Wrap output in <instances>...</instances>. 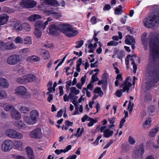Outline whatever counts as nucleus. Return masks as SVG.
<instances>
[{
	"label": "nucleus",
	"mask_w": 159,
	"mask_h": 159,
	"mask_svg": "<svg viewBox=\"0 0 159 159\" xmlns=\"http://www.w3.org/2000/svg\"><path fill=\"white\" fill-rule=\"evenodd\" d=\"M150 47L149 61L146 68L148 77L144 88L146 92L155 85L159 80V34L151 33L148 36Z\"/></svg>",
	"instance_id": "1"
},
{
	"label": "nucleus",
	"mask_w": 159,
	"mask_h": 159,
	"mask_svg": "<svg viewBox=\"0 0 159 159\" xmlns=\"http://www.w3.org/2000/svg\"><path fill=\"white\" fill-rule=\"evenodd\" d=\"M4 110L6 111H11L15 109L14 107L11 104H6L4 105Z\"/></svg>",
	"instance_id": "26"
},
{
	"label": "nucleus",
	"mask_w": 159,
	"mask_h": 159,
	"mask_svg": "<svg viewBox=\"0 0 159 159\" xmlns=\"http://www.w3.org/2000/svg\"><path fill=\"white\" fill-rule=\"evenodd\" d=\"M129 79V77H128L126 80H125L124 83L121 84L120 86V87H123L124 91H127V93L128 92L130 88L132 86V84L130 82H128Z\"/></svg>",
	"instance_id": "11"
},
{
	"label": "nucleus",
	"mask_w": 159,
	"mask_h": 159,
	"mask_svg": "<svg viewBox=\"0 0 159 159\" xmlns=\"http://www.w3.org/2000/svg\"><path fill=\"white\" fill-rule=\"evenodd\" d=\"M159 130L158 127H156L152 129L151 131L149 132V136L151 138L153 137L158 132Z\"/></svg>",
	"instance_id": "25"
},
{
	"label": "nucleus",
	"mask_w": 159,
	"mask_h": 159,
	"mask_svg": "<svg viewBox=\"0 0 159 159\" xmlns=\"http://www.w3.org/2000/svg\"><path fill=\"white\" fill-rule=\"evenodd\" d=\"M84 41L83 40H81L76 42L77 45L75 46L76 48H79L81 47L84 44Z\"/></svg>",
	"instance_id": "44"
},
{
	"label": "nucleus",
	"mask_w": 159,
	"mask_h": 159,
	"mask_svg": "<svg viewBox=\"0 0 159 159\" xmlns=\"http://www.w3.org/2000/svg\"><path fill=\"white\" fill-rule=\"evenodd\" d=\"M15 42L16 43H22L23 42V40L22 38L19 36L17 37L15 39Z\"/></svg>",
	"instance_id": "42"
},
{
	"label": "nucleus",
	"mask_w": 159,
	"mask_h": 159,
	"mask_svg": "<svg viewBox=\"0 0 159 159\" xmlns=\"http://www.w3.org/2000/svg\"><path fill=\"white\" fill-rule=\"evenodd\" d=\"M26 83L29 82H32L36 80V78L35 76L33 75H29L25 77Z\"/></svg>",
	"instance_id": "23"
},
{
	"label": "nucleus",
	"mask_w": 159,
	"mask_h": 159,
	"mask_svg": "<svg viewBox=\"0 0 159 159\" xmlns=\"http://www.w3.org/2000/svg\"><path fill=\"white\" fill-rule=\"evenodd\" d=\"M14 27L15 28V29L17 30L18 31H21L22 29V27L19 24L16 25L15 24L14 26Z\"/></svg>",
	"instance_id": "59"
},
{
	"label": "nucleus",
	"mask_w": 159,
	"mask_h": 159,
	"mask_svg": "<svg viewBox=\"0 0 159 159\" xmlns=\"http://www.w3.org/2000/svg\"><path fill=\"white\" fill-rule=\"evenodd\" d=\"M159 9L154 10L152 16L147 17L144 22L145 26L147 28H152L157 25L159 22Z\"/></svg>",
	"instance_id": "3"
},
{
	"label": "nucleus",
	"mask_w": 159,
	"mask_h": 159,
	"mask_svg": "<svg viewBox=\"0 0 159 159\" xmlns=\"http://www.w3.org/2000/svg\"><path fill=\"white\" fill-rule=\"evenodd\" d=\"M68 96L69 98H71L72 99H73V100H76L78 98L77 96L74 95V94H73L72 93H70Z\"/></svg>",
	"instance_id": "56"
},
{
	"label": "nucleus",
	"mask_w": 159,
	"mask_h": 159,
	"mask_svg": "<svg viewBox=\"0 0 159 159\" xmlns=\"http://www.w3.org/2000/svg\"><path fill=\"white\" fill-rule=\"evenodd\" d=\"M134 106V104L132 103L130 101H129V103L128 105V110H129V112L130 113L133 110V107Z\"/></svg>",
	"instance_id": "46"
},
{
	"label": "nucleus",
	"mask_w": 159,
	"mask_h": 159,
	"mask_svg": "<svg viewBox=\"0 0 159 159\" xmlns=\"http://www.w3.org/2000/svg\"><path fill=\"white\" fill-rule=\"evenodd\" d=\"M128 142L130 144L132 145L134 144L135 143V140L130 136L129 137Z\"/></svg>",
	"instance_id": "54"
},
{
	"label": "nucleus",
	"mask_w": 159,
	"mask_h": 159,
	"mask_svg": "<svg viewBox=\"0 0 159 159\" xmlns=\"http://www.w3.org/2000/svg\"><path fill=\"white\" fill-rule=\"evenodd\" d=\"M47 25V21L43 22L39 20L35 22L34 24L35 26V29H38L42 30H43L45 28L46 26Z\"/></svg>",
	"instance_id": "12"
},
{
	"label": "nucleus",
	"mask_w": 159,
	"mask_h": 159,
	"mask_svg": "<svg viewBox=\"0 0 159 159\" xmlns=\"http://www.w3.org/2000/svg\"><path fill=\"white\" fill-rule=\"evenodd\" d=\"M19 110L22 113H26L29 111L28 107L24 106L20 107Z\"/></svg>",
	"instance_id": "40"
},
{
	"label": "nucleus",
	"mask_w": 159,
	"mask_h": 159,
	"mask_svg": "<svg viewBox=\"0 0 159 159\" xmlns=\"http://www.w3.org/2000/svg\"><path fill=\"white\" fill-rule=\"evenodd\" d=\"M151 122V119L149 118H147L146 121L145 122L144 124H143V128H148L150 127V123Z\"/></svg>",
	"instance_id": "30"
},
{
	"label": "nucleus",
	"mask_w": 159,
	"mask_h": 159,
	"mask_svg": "<svg viewBox=\"0 0 159 159\" xmlns=\"http://www.w3.org/2000/svg\"><path fill=\"white\" fill-rule=\"evenodd\" d=\"M42 134L41 129L37 128L30 133V136L33 138L39 139L41 137Z\"/></svg>",
	"instance_id": "10"
},
{
	"label": "nucleus",
	"mask_w": 159,
	"mask_h": 159,
	"mask_svg": "<svg viewBox=\"0 0 159 159\" xmlns=\"http://www.w3.org/2000/svg\"><path fill=\"white\" fill-rule=\"evenodd\" d=\"M28 59H30V61H37L38 60V57L37 56L33 55L31 57H29Z\"/></svg>",
	"instance_id": "49"
},
{
	"label": "nucleus",
	"mask_w": 159,
	"mask_h": 159,
	"mask_svg": "<svg viewBox=\"0 0 159 159\" xmlns=\"http://www.w3.org/2000/svg\"><path fill=\"white\" fill-rule=\"evenodd\" d=\"M13 145L12 141L9 139L6 140L2 143V149L3 152L10 151L12 149Z\"/></svg>",
	"instance_id": "8"
},
{
	"label": "nucleus",
	"mask_w": 159,
	"mask_h": 159,
	"mask_svg": "<svg viewBox=\"0 0 159 159\" xmlns=\"http://www.w3.org/2000/svg\"><path fill=\"white\" fill-rule=\"evenodd\" d=\"M36 4V2L33 0H25L20 2V5L22 7L26 8L33 7Z\"/></svg>",
	"instance_id": "9"
},
{
	"label": "nucleus",
	"mask_w": 159,
	"mask_h": 159,
	"mask_svg": "<svg viewBox=\"0 0 159 159\" xmlns=\"http://www.w3.org/2000/svg\"><path fill=\"white\" fill-rule=\"evenodd\" d=\"M13 158L16 159H26L24 157L20 155H17L16 154L12 155Z\"/></svg>",
	"instance_id": "53"
},
{
	"label": "nucleus",
	"mask_w": 159,
	"mask_h": 159,
	"mask_svg": "<svg viewBox=\"0 0 159 159\" xmlns=\"http://www.w3.org/2000/svg\"><path fill=\"white\" fill-rule=\"evenodd\" d=\"M24 25V29L27 31H30V25L27 23H25Z\"/></svg>",
	"instance_id": "58"
},
{
	"label": "nucleus",
	"mask_w": 159,
	"mask_h": 159,
	"mask_svg": "<svg viewBox=\"0 0 159 159\" xmlns=\"http://www.w3.org/2000/svg\"><path fill=\"white\" fill-rule=\"evenodd\" d=\"M145 100L147 101H149L151 99V96L149 93H146L144 97Z\"/></svg>",
	"instance_id": "50"
},
{
	"label": "nucleus",
	"mask_w": 159,
	"mask_h": 159,
	"mask_svg": "<svg viewBox=\"0 0 159 159\" xmlns=\"http://www.w3.org/2000/svg\"><path fill=\"white\" fill-rule=\"evenodd\" d=\"M9 16L5 14L0 15V25L5 24L9 20Z\"/></svg>",
	"instance_id": "14"
},
{
	"label": "nucleus",
	"mask_w": 159,
	"mask_h": 159,
	"mask_svg": "<svg viewBox=\"0 0 159 159\" xmlns=\"http://www.w3.org/2000/svg\"><path fill=\"white\" fill-rule=\"evenodd\" d=\"M113 133V130H110L109 129H106L103 131V136L105 138H109L112 135Z\"/></svg>",
	"instance_id": "22"
},
{
	"label": "nucleus",
	"mask_w": 159,
	"mask_h": 159,
	"mask_svg": "<svg viewBox=\"0 0 159 159\" xmlns=\"http://www.w3.org/2000/svg\"><path fill=\"white\" fill-rule=\"evenodd\" d=\"M21 60L20 55L13 54L8 57L7 59V62L11 65H15L20 63Z\"/></svg>",
	"instance_id": "4"
},
{
	"label": "nucleus",
	"mask_w": 159,
	"mask_h": 159,
	"mask_svg": "<svg viewBox=\"0 0 159 159\" xmlns=\"http://www.w3.org/2000/svg\"><path fill=\"white\" fill-rule=\"evenodd\" d=\"M134 57V59H135V58H136V55L134 54L132 55H130L129 54L127 56V57L125 59V64L126 66H128L129 64V58L131 57Z\"/></svg>",
	"instance_id": "36"
},
{
	"label": "nucleus",
	"mask_w": 159,
	"mask_h": 159,
	"mask_svg": "<svg viewBox=\"0 0 159 159\" xmlns=\"http://www.w3.org/2000/svg\"><path fill=\"white\" fill-rule=\"evenodd\" d=\"M6 134L9 137L14 139H20L23 138L22 134L12 129L7 130Z\"/></svg>",
	"instance_id": "7"
},
{
	"label": "nucleus",
	"mask_w": 159,
	"mask_h": 159,
	"mask_svg": "<svg viewBox=\"0 0 159 159\" xmlns=\"http://www.w3.org/2000/svg\"><path fill=\"white\" fill-rule=\"evenodd\" d=\"M98 74V72L96 73L95 74H93L92 76V80L91 82L92 83H94V82L97 81L98 80V79L97 77V75Z\"/></svg>",
	"instance_id": "45"
},
{
	"label": "nucleus",
	"mask_w": 159,
	"mask_h": 159,
	"mask_svg": "<svg viewBox=\"0 0 159 159\" xmlns=\"http://www.w3.org/2000/svg\"><path fill=\"white\" fill-rule=\"evenodd\" d=\"M30 117L36 123L38 119L39 115L38 112L36 110L31 111L30 113Z\"/></svg>",
	"instance_id": "15"
},
{
	"label": "nucleus",
	"mask_w": 159,
	"mask_h": 159,
	"mask_svg": "<svg viewBox=\"0 0 159 159\" xmlns=\"http://www.w3.org/2000/svg\"><path fill=\"white\" fill-rule=\"evenodd\" d=\"M124 56L123 53L122 52H119L117 55V57L120 59H122Z\"/></svg>",
	"instance_id": "62"
},
{
	"label": "nucleus",
	"mask_w": 159,
	"mask_h": 159,
	"mask_svg": "<svg viewBox=\"0 0 159 159\" xmlns=\"http://www.w3.org/2000/svg\"><path fill=\"white\" fill-rule=\"evenodd\" d=\"M26 152L29 159H34V156L31 148L30 147H28L26 149Z\"/></svg>",
	"instance_id": "20"
},
{
	"label": "nucleus",
	"mask_w": 159,
	"mask_h": 159,
	"mask_svg": "<svg viewBox=\"0 0 159 159\" xmlns=\"http://www.w3.org/2000/svg\"><path fill=\"white\" fill-rule=\"evenodd\" d=\"M149 111L151 113H153L155 110V107L154 106H150L149 108Z\"/></svg>",
	"instance_id": "64"
},
{
	"label": "nucleus",
	"mask_w": 159,
	"mask_h": 159,
	"mask_svg": "<svg viewBox=\"0 0 159 159\" xmlns=\"http://www.w3.org/2000/svg\"><path fill=\"white\" fill-rule=\"evenodd\" d=\"M90 21L93 24H96L97 21L95 17L94 16L92 17Z\"/></svg>",
	"instance_id": "63"
},
{
	"label": "nucleus",
	"mask_w": 159,
	"mask_h": 159,
	"mask_svg": "<svg viewBox=\"0 0 159 159\" xmlns=\"http://www.w3.org/2000/svg\"><path fill=\"white\" fill-rule=\"evenodd\" d=\"M125 122V118H122L121 121L120 122V124L119 125V128H121L123 126V125Z\"/></svg>",
	"instance_id": "60"
},
{
	"label": "nucleus",
	"mask_w": 159,
	"mask_h": 159,
	"mask_svg": "<svg viewBox=\"0 0 159 159\" xmlns=\"http://www.w3.org/2000/svg\"><path fill=\"white\" fill-rule=\"evenodd\" d=\"M16 81L18 83L20 84H24L26 83L25 77H20L18 78L17 79Z\"/></svg>",
	"instance_id": "33"
},
{
	"label": "nucleus",
	"mask_w": 159,
	"mask_h": 159,
	"mask_svg": "<svg viewBox=\"0 0 159 159\" xmlns=\"http://www.w3.org/2000/svg\"><path fill=\"white\" fill-rule=\"evenodd\" d=\"M0 50H5V43L1 41H0Z\"/></svg>",
	"instance_id": "48"
},
{
	"label": "nucleus",
	"mask_w": 159,
	"mask_h": 159,
	"mask_svg": "<svg viewBox=\"0 0 159 159\" xmlns=\"http://www.w3.org/2000/svg\"><path fill=\"white\" fill-rule=\"evenodd\" d=\"M94 93H97L99 94L100 97H102L103 94V92L101 90L100 87H96L94 89L93 91Z\"/></svg>",
	"instance_id": "31"
},
{
	"label": "nucleus",
	"mask_w": 159,
	"mask_h": 159,
	"mask_svg": "<svg viewBox=\"0 0 159 159\" xmlns=\"http://www.w3.org/2000/svg\"><path fill=\"white\" fill-rule=\"evenodd\" d=\"M93 83L90 82V83L88 84L87 87V89H89L91 91L93 90Z\"/></svg>",
	"instance_id": "57"
},
{
	"label": "nucleus",
	"mask_w": 159,
	"mask_h": 159,
	"mask_svg": "<svg viewBox=\"0 0 159 159\" xmlns=\"http://www.w3.org/2000/svg\"><path fill=\"white\" fill-rule=\"evenodd\" d=\"M126 37L125 42L126 44H130L135 43L134 38L133 37L130 35H128L126 36Z\"/></svg>",
	"instance_id": "16"
},
{
	"label": "nucleus",
	"mask_w": 159,
	"mask_h": 159,
	"mask_svg": "<svg viewBox=\"0 0 159 159\" xmlns=\"http://www.w3.org/2000/svg\"><path fill=\"white\" fill-rule=\"evenodd\" d=\"M15 92L17 95L21 98H26L29 96V93L27 92L26 89L23 86L17 87L15 89Z\"/></svg>",
	"instance_id": "6"
},
{
	"label": "nucleus",
	"mask_w": 159,
	"mask_h": 159,
	"mask_svg": "<svg viewBox=\"0 0 159 159\" xmlns=\"http://www.w3.org/2000/svg\"><path fill=\"white\" fill-rule=\"evenodd\" d=\"M46 4L54 6H57L58 2L55 0H43Z\"/></svg>",
	"instance_id": "24"
},
{
	"label": "nucleus",
	"mask_w": 159,
	"mask_h": 159,
	"mask_svg": "<svg viewBox=\"0 0 159 159\" xmlns=\"http://www.w3.org/2000/svg\"><path fill=\"white\" fill-rule=\"evenodd\" d=\"M80 92V91L78 89H77L75 87H73L71 88L70 93H72L73 94L75 95H77L79 94Z\"/></svg>",
	"instance_id": "35"
},
{
	"label": "nucleus",
	"mask_w": 159,
	"mask_h": 159,
	"mask_svg": "<svg viewBox=\"0 0 159 159\" xmlns=\"http://www.w3.org/2000/svg\"><path fill=\"white\" fill-rule=\"evenodd\" d=\"M15 145L17 148L19 150H21L23 147V144L20 141H16L15 142Z\"/></svg>",
	"instance_id": "32"
},
{
	"label": "nucleus",
	"mask_w": 159,
	"mask_h": 159,
	"mask_svg": "<svg viewBox=\"0 0 159 159\" xmlns=\"http://www.w3.org/2000/svg\"><path fill=\"white\" fill-rule=\"evenodd\" d=\"M24 120L26 123L29 125H33L35 123L32 119L30 117V116H25L24 117Z\"/></svg>",
	"instance_id": "21"
},
{
	"label": "nucleus",
	"mask_w": 159,
	"mask_h": 159,
	"mask_svg": "<svg viewBox=\"0 0 159 159\" xmlns=\"http://www.w3.org/2000/svg\"><path fill=\"white\" fill-rule=\"evenodd\" d=\"M24 44H31L32 43L31 38L29 36L25 37L24 39Z\"/></svg>",
	"instance_id": "37"
},
{
	"label": "nucleus",
	"mask_w": 159,
	"mask_h": 159,
	"mask_svg": "<svg viewBox=\"0 0 159 159\" xmlns=\"http://www.w3.org/2000/svg\"><path fill=\"white\" fill-rule=\"evenodd\" d=\"M41 18V16L38 14H34L28 17V20L31 22L36 21Z\"/></svg>",
	"instance_id": "17"
},
{
	"label": "nucleus",
	"mask_w": 159,
	"mask_h": 159,
	"mask_svg": "<svg viewBox=\"0 0 159 159\" xmlns=\"http://www.w3.org/2000/svg\"><path fill=\"white\" fill-rule=\"evenodd\" d=\"M118 7L119 8H116L115 10V14L116 15H120L123 12L122 6L120 5Z\"/></svg>",
	"instance_id": "27"
},
{
	"label": "nucleus",
	"mask_w": 159,
	"mask_h": 159,
	"mask_svg": "<svg viewBox=\"0 0 159 159\" xmlns=\"http://www.w3.org/2000/svg\"><path fill=\"white\" fill-rule=\"evenodd\" d=\"M48 12L49 14L50 15L51 14H53L54 15V16L56 18H59L61 16V14L60 13L53 11L51 10H49Z\"/></svg>",
	"instance_id": "28"
},
{
	"label": "nucleus",
	"mask_w": 159,
	"mask_h": 159,
	"mask_svg": "<svg viewBox=\"0 0 159 159\" xmlns=\"http://www.w3.org/2000/svg\"><path fill=\"white\" fill-rule=\"evenodd\" d=\"M7 96V93L4 90L0 89V99L5 98Z\"/></svg>",
	"instance_id": "38"
},
{
	"label": "nucleus",
	"mask_w": 159,
	"mask_h": 159,
	"mask_svg": "<svg viewBox=\"0 0 159 159\" xmlns=\"http://www.w3.org/2000/svg\"><path fill=\"white\" fill-rule=\"evenodd\" d=\"M0 86L7 88L9 86V83L7 81L2 78H0Z\"/></svg>",
	"instance_id": "18"
},
{
	"label": "nucleus",
	"mask_w": 159,
	"mask_h": 159,
	"mask_svg": "<svg viewBox=\"0 0 159 159\" xmlns=\"http://www.w3.org/2000/svg\"><path fill=\"white\" fill-rule=\"evenodd\" d=\"M30 52V50L29 48H26L21 49L20 52L22 55L26 56L28 55V53Z\"/></svg>",
	"instance_id": "29"
},
{
	"label": "nucleus",
	"mask_w": 159,
	"mask_h": 159,
	"mask_svg": "<svg viewBox=\"0 0 159 159\" xmlns=\"http://www.w3.org/2000/svg\"><path fill=\"white\" fill-rule=\"evenodd\" d=\"M24 126V124L22 121L18 122L16 124V126L19 129L22 128Z\"/></svg>",
	"instance_id": "47"
},
{
	"label": "nucleus",
	"mask_w": 159,
	"mask_h": 159,
	"mask_svg": "<svg viewBox=\"0 0 159 159\" xmlns=\"http://www.w3.org/2000/svg\"><path fill=\"white\" fill-rule=\"evenodd\" d=\"M123 92H124L123 91V90L122 89L118 90L116 93V94L117 97H120L122 95V93Z\"/></svg>",
	"instance_id": "51"
},
{
	"label": "nucleus",
	"mask_w": 159,
	"mask_h": 159,
	"mask_svg": "<svg viewBox=\"0 0 159 159\" xmlns=\"http://www.w3.org/2000/svg\"><path fill=\"white\" fill-rule=\"evenodd\" d=\"M10 115L11 117L15 120H19L21 118V114L15 109L11 112Z\"/></svg>",
	"instance_id": "13"
},
{
	"label": "nucleus",
	"mask_w": 159,
	"mask_h": 159,
	"mask_svg": "<svg viewBox=\"0 0 159 159\" xmlns=\"http://www.w3.org/2000/svg\"><path fill=\"white\" fill-rule=\"evenodd\" d=\"M63 111L62 109H60L58 111L56 116L57 117H61L63 113Z\"/></svg>",
	"instance_id": "61"
},
{
	"label": "nucleus",
	"mask_w": 159,
	"mask_h": 159,
	"mask_svg": "<svg viewBox=\"0 0 159 159\" xmlns=\"http://www.w3.org/2000/svg\"><path fill=\"white\" fill-rule=\"evenodd\" d=\"M16 48L15 44L11 42H8L5 43V50L14 49Z\"/></svg>",
	"instance_id": "19"
},
{
	"label": "nucleus",
	"mask_w": 159,
	"mask_h": 159,
	"mask_svg": "<svg viewBox=\"0 0 159 159\" xmlns=\"http://www.w3.org/2000/svg\"><path fill=\"white\" fill-rule=\"evenodd\" d=\"M3 10L5 12L8 13H11L14 12L13 9L7 7H4Z\"/></svg>",
	"instance_id": "52"
},
{
	"label": "nucleus",
	"mask_w": 159,
	"mask_h": 159,
	"mask_svg": "<svg viewBox=\"0 0 159 159\" xmlns=\"http://www.w3.org/2000/svg\"><path fill=\"white\" fill-rule=\"evenodd\" d=\"M49 33L52 34H58L61 30L66 36L69 37L74 36L77 35L78 32L70 25L66 24L65 25H51L49 26Z\"/></svg>",
	"instance_id": "2"
},
{
	"label": "nucleus",
	"mask_w": 159,
	"mask_h": 159,
	"mask_svg": "<svg viewBox=\"0 0 159 159\" xmlns=\"http://www.w3.org/2000/svg\"><path fill=\"white\" fill-rule=\"evenodd\" d=\"M88 120H90V121L88 124V125L89 127L92 126L93 125L94 123L96 122V121L91 118L89 117V119H88Z\"/></svg>",
	"instance_id": "43"
},
{
	"label": "nucleus",
	"mask_w": 159,
	"mask_h": 159,
	"mask_svg": "<svg viewBox=\"0 0 159 159\" xmlns=\"http://www.w3.org/2000/svg\"><path fill=\"white\" fill-rule=\"evenodd\" d=\"M55 153L57 155H59L61 154L62 152L65 153L66 152V151H65V149H56L55 151Z\"/></svg>",
	"instance_id": "55"
},
{
	"label": "nucleus",
	"mask_w": 159,
	"mask_h": 159,
	"mask_svg": "<svg viewBox=\"0 0 159 159\" xmlns=\"http://www.w3.org/2000/svg\"><path fill=\"white\" fill-rule=\"evenodd\" d=\"M144 152V147L143 143L137 146L133 153V157L135 158L141 157Z\"/></svg>",
	"instance_id": "5"
},
{
	"label": "nucleus",
	"mask_w": 159,
	"mask_h": 159,
	"mask_svg": "<svg viewBox=\"0 0 159 159\" xmlns=\"http://www.w3.org/2000/svg\"><path fill=\"white\" fill-rule=\"evenodd\" d=\"M118 44V42L114 41V40H111L110 42H108L107 43V46H116Z\"/></svg>",
	"instance_id": "41"
},
{
	"label": "nucleus",
	"mask_w": 159,
	"mask_h": 159,
	"mask_svg": "<svg viewBox=\"0 0 159 159\" xmlns=\"http://www.w3.org/2000/svg\"><path fill=\"white\" fill-rule=\"evenodd\" d=\"M40 30L35 29L34 33L35 36L37 38H40L42 35V32Z\"/></svg>",
	"instance_id": "34"
},
{
	"label": "nucleus",
	"mask_w": 159,
	"mask_h": 159,
	"mask_svg": "<svg viewBox=\"0 0 159 159\" xmlns=\"http://www.w3.org/2000/svg\"><path fill=\"white\" fill-rule=\"evenodd\" d=\"M146 36L147 33H144L143 34L141 37L142 44H144V45L146 44L145 43L146 42L148 41L145 38Z\"/></svg>",
	"instance_id": "39"
}]
</instances>
